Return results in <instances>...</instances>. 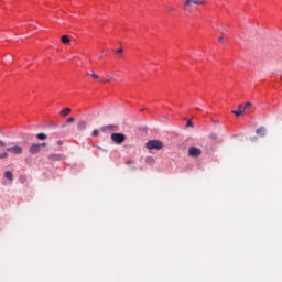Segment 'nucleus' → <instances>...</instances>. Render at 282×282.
<instances>
[{"mask_svg":"<svg viewBox=\"0 0 282 282\" xmlns=\"http://www.w3.org/2000/svg\"><path fill=\"white\" fill-rule=\"evenodd\" d=\"M145 147L149 151H153V149L162 151V149H164V143L160 140H150L145 143Z\"/></svg>","mask_w":282,"mask_h":282,"instance_id":"obj_1","label":"nucleus"},{"mask_svg":"<svg viewBox=\"0 0 282 282\" xmlns=\"http://www.w3.org/2000/svg\"><path fill=\"white\" fill-rule=\"evenodd\" d=\"M111 140L116 144H122V142H124V140H127V137L124 135V133H112Z\"/></svg>","mask_w":282,"mask_h":282,"instance_id":"obj_2","label":"nucleus"},{"mask_svg":"<svg viewBox=\"0 0 282 282\" xmlns=\"http://www.w3.org/2000/svg\"><path fill=\"white\" fill-rule=\"evenodd\" d=\"M202 155V149L196 148V147H191L188 149V156L189 158H199Z\"/></svg>","mask_w":282,"mask_h":282,"instance_id":"obj_3","label":"nucleus"},{"mask_svg":"<svg viewBox=\"0 0 282 282\" xmlns=\"http://www.w3.org/2000/svg\"><path fill=\"white\" fill-rule=\"evenodd\" d=\"M7 151L13 155H21L23 153V148L20 145H13L11 148H7Z\"/></svg>","mask_w":282,"mask_h":282,"instance_id":"obj_4","label":"nucleus"},{"mask_svg":"<svg viewBox=\"0 0 282 282\" xmlns=\"http://www.w3.org/2000/svg\"><path fill=\"white\" fill-rule=\"evenodd\" d=\"M206 6V1L204 0H186L184 6H186L187 8H191V6Z\"/></svg>","mask_w":282,"mask_h":282,"instance_id":"obj_5","label":"nucleus"},{"mask_svg":"<svg viewBox=\"0 0 282 282\" xmlns=\"http://www.w3.org/2000/svg\"><path fill=\"white\" fill-rule=\"evenodd\" d=\"M40 151H41V144L39 143L32 144L29 149V153H31L32 155H36V153H40Z\"/></svg>","mask_w":282,"mask_h":282,"instance_id":"obj_6","label":"nucleus"},{"mask_svg":"<svg viewBox=\"0 0 282 282\" xmlns=\"http://www.w3.org/2000/svg\"><path fill=\"white\" fill-rule=\"evenodd\" d=\"M243 111H246V107H243V105H239L238 110H232L231 113H234V116L239 118V116H241Z\"/></svg>","mask_w":282,"mask_h":282,"instance_id":"obj_7","label":"nucleus"},{"mask_svg":"<svg viewBox=\"0 0 282 282\" xmlns=\"http://www.w3.org/2000/svg\"><path fill=\"white\" fill-rule=\"evenodd\" d=\"M65 156L63 154H50L48 160H52L54 162H61V160H64Z\"/></svg>","mask_w":282,"mask_h":282,"instance_id":"obj_8","label":"nucleus"},{"mask_svg":"<svg viewBox=\"0 0 282 282\" xmlns=\"http://www.w3.org/2000/svg\"><path fill=\"white\" fill-rule=\"evenodd\" d=\"M257 135H260V138H263L265 135V127H260L256 130Z\"/></svg>","mask_w":282,"mask_h":282,"instance_id":"obj_9","label":"nucleus"},{"mask_svg":"<svg viewBox=\"0 0 282 282\" xmlns=\"http://www.w3.org/2000/svg\"><path fill=\"white\" fill-rule=\"evenodd\" d=\"M69 113H72V109L70 108H65V109L61 110L59 116L65 118V116H69Z\"/></svg>","mask_w":282,"mask_h":282,"instance_id":"obj_10","label":"nucleus"},{"mask_svg":"<svg viewBox=\"0 0 282 282\" xmlns=\"http://www.w3.org/2000/svg\"><path fill=\"white\" fill-rule=\"evenodd\" d=\"M77 129H79V131H83V129H87V121H79L77 124Z\"/></svg>","mask_w":282,"mask_h":282,"instance_id":"obj_11","label":"nucleus"},{"mask_svg":"<svg viewBox=\"0 0 282 282\" xmlns=\"http://www.w3.org/2000/svg\"><path fill=\"white\" fill-rule=\"evenodd\" d=\"M4 177H6V180H10V182H12V180H14V175L10 171L4 172Z\"/></svg>","mask_w":282,"mask_h":282,"instance_id":"obj_12","label":"nucleus"},{"mask_svg":"<svg viewBox=\"0 0 282 282\" xmlns=\"http://www.w3.org/2000/svg\"><path fill=\"white\" fill-rule=\"evenodd\" d=\"M61 41L64 45L69 44V37L67 35H62Z\"/></svg>","mask_w":282,"mask_h":282,"instance_id":"obj_13","label":"nucleus"},{"mask_svg":"<svg viewBox=\"0 0 282 282\" xmlns=\"http://www.w3.org/2000/svg\"><path fill=\"white\" fill-rule=\"evenodd\" d=\"M36 138H37V140H47V134H45V133H37Z\"/></svg>","mask_w":282,"mask_h":282,"instance_id":"obj_14","label":"nucleus"},{"mask_svg":"<svg viewBox=\"0 0 282 282\" xmlns=\"http://www.w3.org/2000/svg\"><path fill=\"white\" fill-rule=\"evenodd\" d=\"M19 182H20L21 184H25V183L28 182V176L21 175V176L19 177Z\"/></svg>","mask_w":282,"mask_h":282,"instance_id":"obj_15","label":"nucleus"},{"mask_svg":"<svg viewBox=\"0 0 282 282\" xmlns=\"http://www.w3.org/2000/svg\"><path fill=\"white\" fill-rule=\"evenodd\" d=\"M113 80V76H107L106 79L102 80V83H111Z\"/></svg>","mask_w":282,"mask_h":282,"instance_id":"obj_16","label":"nucleus"},{"mask_svg":"<svg viewBox=\"0 0 282 282\" xmlns=\"http://www.w3.org/2000/svg\"><path fill=\"white\" fill-rule=\"evenodd\" d=\"M8 158V152L0 153V160H6Z\"/></svg>","mask_w":282,"mask_h":282,"instance_id":"obj_17","label":"nucleus"},{"mask_svg":"<svg viewBox=\"0 0 282 282\" xmlns=\"http://www.w3.org/2000/svg\"><path fill=\"white\" fill-rule=\"evenodd\" d=\"M66 122H68L69 124H72V122H76V119L74 117H69Z\"/></svg>","mask_w":282,"mask_h":282,"instance_id":"obj_18","label":"nucleus"},{"mask_svg":"<svg viewBox=\"0 0 282 282\" xmlns=\"http://www.w3.org/2000/svg\"><path fill=\"white\" fill-rule=\"evenodd\" d=\"M99 134H100V131H98V130H94L93 131L94 138H98Z\"/></svg>","mask_w":282,"mask_h":282,"instance_id":"obj_19","label":"nucleus"},{"mask_svg":"<svg viewBox=\"0 0 282 282\" xmlns=\"http://www.w3.org/2000/svg\"><path fill=\"white\" fill-rule=\"evenodd\" d=\"M218 43H226V40L224 39V35L218 37Z\"/></svg>","mask_w":282,"mask_h":282,"instance_id":"obj_20","label":"nucleus"},{"mask_svg":"<svg viewBox=\"0 0 282 282\" xmlns=\"http://www.w3.org/2000/svg\"><path fill=\"white\" fill-rule=\"evenodd\" d=\"M88 76H91V78H95L96 80L99 78V76L97 74H94V73H91V74L88 73Z\"/></svg>","mask_w":282,"mask_h":282,"instance_id":"obj_21","label":"nucleus"},{"mask_svg":"<svg viewBox=\"0 0 282 282\" xmlns=\"http://www.w3.org/2000/svg\"><path fill=\"white\" fill-rule=\"evenodd\" d=\"M209 138L210 140H217V133H210Z\"/></svg>","mask_w":282,"mask_h":282,"instance_id":"obj_22","label":"nucleus"},{"mask_svg":"<svg viewBox=\"0 0 282 282\" xmlns=\"http://www.w3.org/2000/svg\"><path fill=\"white\" fill-rule=\"evenodd\" d=\"M242 107H246V109H248V107H252V102L248 101L245 106Z\"/></svg>","mask_w":282,"mask_h":282,"instance_id":"obj_23","label":"nucleus"},{"mask_svg":"<svg viewBox=\"0 0 282 282\" xmlns=\"http://www.w3.org/2000/svg\"><path fill=\"white\" fill-rule=\"evenodd\" d=\"M166 10L167 12H173L175 9L173 7H167Z\"/></svg>","mask_w":282,"mask_h":282,"instance_id":"obj_24","label":"nucleus"},{"mask_svg":"<svg viewBox=\"0 0 282 282\" xmlns=\"http://www.w3.org/2000/svg\"><path fill=\"white\" fill-rule=\"evenodd\" d=\"M51 127H53V129H58V123H51Z\"/></svg>","mask_w":282,"mask_h":282,"instance_id":"obj_25","label":"nucleus"},{"mask_svg":"<svg viewBox=\"0 0 282 282\" xmlns=\"http://www.w3.org/2000/svg\"><path fill=\"white\" fill-rule=\"evenodd\" d=\"M186 127H193V121H187V124H186Z\"/></svg>","mask_w":282,"mask_h":282,"instance_id":"obj_26","label":"nucleus"},{"mask_svg":"<svg viewBox=\"0 0 282 282\" xmlns=\"http://www.w3.org/2000/svg\"><path fill=\"white\" fill-rule=\"evenodd\" d=\"M122 52H124V50L122 48L117 50V54H122Z\"/></svg>","mask_w":282,"mask_h":282,"instance_id":"obj_27","label":"nucleus"},{"mask_svg":"<svg viewBox=\"0 0 282 282\" xmlns=\"http://www.w3.org/2000/svg\"><path fill=\"white\" fill-rule=\"evenodd\" d=\"M0 147H6V142L0 140Z\"/></svg>","mask_w":282,"mask_h":282,"instance_id":"obj_28","label":"nucleus"},{"mask_svg":"<svg viewBox=\"0 0 282 282\" xmlns=\"http://www.w3.org/2000/svg\"><path fill=\"white\" fill-rule=\"evenodd\" d=\"M41 147H45L46 145V143H42V144H40Z\"/></svg>","mask_w":282,"mask_h":282,"instance_id":"obj_29","label":"nucleus"},{"mask_svg":"<svg viewBox=\"0 0 282 282\" xmlns=\"http://www.w3.org/2000/svg\"><path fill=\"white\" fill-rule=\"evenodd\" d=\"M57 143H58V144H63V141H58Z\"/></svg>","mask_w":282,"mask_h":282,"instance_id":"obj_30","label":"nucleus"},{"mask_svg":"<svg viewBox=\"0 0 282 282\" xmlns=\"http://www.w3.org/2000/svg\"><path fill=\"white\" fill-rule=\"evenodd\" d=\"M62 127H65V123H63Z\"/></svg>","mask_w":282,"mask_h":282,"instance_id":"obj_31","label":"nucleus"}]
</instances>
